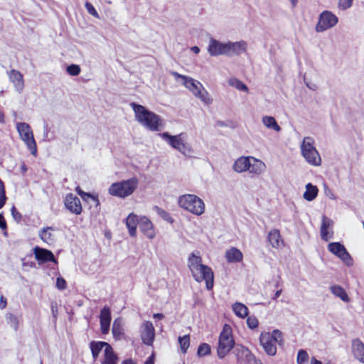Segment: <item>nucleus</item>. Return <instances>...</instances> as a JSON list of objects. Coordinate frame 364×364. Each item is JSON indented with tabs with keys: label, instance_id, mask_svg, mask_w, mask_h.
Segmentation results:
<instances>
[{
	"label": "nucleus",
	"instance_id": "obj_1",
	"mask_svg": "<svg viewBox=\"0 0 364 364\" xmlns=\"http://www.w3.org/2000/svg\"><path fill=\"white\" fill-rule=\"evenodd\" d=\"M188 267L194 279L198 282L204 281L206 288L213 287L214 274L211 268L202 263V257L198 252H192L188 258Z\"/></svg>",
	"mask_w": 364,
	"mask_h": 364
},
{
	"label": "nucleus",
	"instance_id": "obj_2",
	"mask_svg": "<svg viewBox=\"0 0 364 364\" xmlns=\"http://www.w3.org/2000/svg\"><path fill=\"white\" fill-rule=\"evenodd\" d=\"M130 107L134 111L135 119L146 129L159 132L164 128V120L159 115L135 102H131Z\"/></svg>",
	"mask_w": 364,
	"mask_h": 364
},
{
	"label": "nucleus",
	"instance_id": "obj_3",
	"mask_svg": "<svg viewBox=\"0 0 364 364\" xmlns=\"http://www.w3.org/2000/svg\"><path fill=\"white\" fill-rule=\"evenodd\" d=\"M266 164L252 156L238 157L232 164V170L237 173H247L251 178L259 177L264 173Z\"/></svg>",
	"mask_w": 364,
	"mask_h": 364
},
{
	"label": "nucleus",
	"instance_id": "obj_4",
	"mask_svg": "<svg viewBox=\"0 0 364 364\" xmlns=\"http://www.w3.org/2000/svg\"><path fill=\"white\" fill-rule=\"evenodd\" d=\"M315 143V139L313 137H304L300 145L301 154L311 166H320L322 164V159L316 148Z\"/></svg>",
	"mask_w": 364,
	"mask_h": 364
},
{
	"label": "nucleus",
	"instance_id": "obj_5",
	"mask_svg": "<svg viewBox=\"0 0 364 364\" xmlns=\"http://www.w3.org/2000/svg\"><path fill=\"white\" fill-rule=\"evenodd\" d=\"M159 136L165 140L173 149L178 151L181 154L186 156H191L193 149L187 142V134L186 133H180L176 135H171L168 132L159 134Z\"/></svg>",
	"mask_w": 364,
	"mask_h": 364
},
{
	"label": "nucleus",
	"instance_id": "obj_6",
	"mask_svg": "<svg viewBox=\"0 0 364 364\" xmlns=\"http://www.w3.org/2000/svg\"><path fill=\"white\" fill-rule=\"evenodd\" d=\"M139 180L132 177L119 182L113 183L108 189L109 195L120 198L131 196L137 188Z\"/></svg>",
	"mask_w": 364,
	"mask_h": 364
},
{
	"label": "nucleus",
	"instance_id": "obj_7",
	"mask_svg": "<svg viewBox=\"0 0 364 364\" xmlns=\"http://www.w3.org/2000/svg\"><path fill=\"white\" fill-rule=\"evenodd\" d=\"M178 204L181 208L197 216H200L205 213L204 201L194 194L181 196L178 198Z\"/></svg>",
	"mask_w": 364,
	"mask_h": 364
},
{
	"label": "nucleus",
	"instance_id": "obj_8",
	"mask_svg": "<svg viewBox=\"0 0 364 364\" xmlns=\"http://www.w3.org/2000/svg\"><path fill=\"white\" fill-rule=\"evenodd\" d=\"M283 341L282 333L276 329L269 332H262L259 336V342L265 353L273 356L277 353V344H282Z\"/></svg>",
	"mask_w": 364,
	"mask_h": 364
},
{
	"label": "nucleus",
	"instance_id": "obj_9",
	"mask_svg": "<svg viewBox=\"0 0 364 364\" xmlns=\"http://www.w3.org/2000/svg\"><path fill=\"white\" fill-rule=\"evenodd\" d=\"M234 346L235 341L232 336V328L229 325L225 324L218 339V345L217 347L218 358L220 359L224 358L233 348Z\"/></svg>",
	"mask_w": 364,
	"mask_h": 364
},
{
	"label": "nucleus",
	"instance_id": "obj_10",
	"mask_svg": "<svg viewBox=\"0 0 364 364\" xmlns=\"http://www.w3.org/2000/svg\"><path fill=\"white\" fill-rule=\"evenodd\" d=\"M16 129L20 138L26 144L31 153L36 156L37 154V146L30 126L25 122H18L16 123Z\"/></svg>",
	"mask_w": 364,
	"mask_h": 364
},
{
	"label": "nucleus",
	"instance_id": "obj_11",
	"mask_svg": "<svg viewBox=\"0 0 364 364\" xmlns=\"http://www.w3.org/2000/svg\"><path fill=\"white\" fill-rule=\"evenodd\" d=\"M328 250L338 257L347 266L350 267L353 264V258L341 243L338 242H330L328 245Z\"/></svg>",
	"mask_w": 364,
	"mask_h": 364
},
{
	"label": "nucleus",
	"instance_id": "obj_12",
	"mask_svg": "<svg viewBox=\"0 0 364 364\" xmlns=\"http://www.w3.org/2000/svg\"><path fill=\"white\" fill-rule=\"evenodd\" d=\"M338 17L329 11H324L319 15L318 22L316 25L317 32H323L332 27L338 23Z\"/></svg>",
	"mask_w": 364,
	"mask_h": 364
},
{
	"label": "nucleus",
	"instance_id": "obj_13",
	"mask_svg": "<svg viewBox=\"0 0 364 364\" xmlns=\"http://www.w3.org/2000/svg\"><path fill=\"white\" fill-rule=\"evenodd\" d=\"M142 342L147 346H151L155 338V329L151 322L144 321L140 328Z\"/></svg>",
	"mask_w": 364,
	"mask_h": 364
},
{
	"label": "nucleus",
	"instance_id": "obj_14",
	"mask_svg": "<svg viewBox=\"0 0 364 364\" xmlns=\"http://www.w3.org/2000/svg\"><path fill=\"white\" fill-rule=\"evenodd\" d=\"M64 205L65 208L73 214L80 215L82 211L80 200L72 193L68 194L65 196Z\"/></svg>",
	"mask_w": 364,
	"mask_h": 364
},
{
	"label": "nucleus",
	"instance_id": "obj_15",
	"mask_svg": "<svg viewBox=\"0 0 364 364\" xmlns=\"http://www.w3.org/2000/svg\"><path fill=\"white\" fill-rule=\"evenodd\" d=\"M208 53L213 55H228V47L227 43H222L220 41L212 38L208 48Z\"/></svg>",
	"mask_w": 364,
	"mask_h": 364
},
{
	"label": "nucleus",
	"instance_id": "obj_16",
	"mask_svg": "<svg viewBox=\"0 0 364 364\" xmlns=\"http://www.w3.org/2000/svg\"><path fill=\"white\" fill-rule=\"evenodd\" d=\"M139 229L141 232L149 239H154L156 237V231L151 221L146 216H141L139 220Z\"/></svg>",
	"mask_w": 364,
	"mask_h": 364
},
{
	"label": "nucleus",
	"instance_id": "obj_17",
	"mask_svg": "<svg viewBox=\"0 0 364 364\" xmlns=\"http://www.w3.org/2000/svg\"><path fill=\"white\" fill-rule=\"evenodd\" d=\"M171 74L176 79L181 78L182 80L183 85L188 90H192L193 91H200V89L203 88V85L200 82L195 80L191 77L180 75L175 71L171 72Z\"/></svg>",
	"mask_w": 364,
	"mask_h": 364
},
{
	"label": "nucleus",
	"instance_id": "obj_18",
	"mask_svg": "<svg viewBox=\"0 0 364 364\" xmlns=\"http://www.w3.org/2000/svg\"><path fill=\"white\" fill-rule=\"evenodd\" d=\"M33 253L38 264H42L46 262H53L57 263L53 252L46 249L36 247L33 249Z\"/></svg>",
	"mask_w": 364,
	"mask_h": 364
},
{
	"label": "nucleus",
	"instance_id": "obj_19",
	"mask_svg": "<svg viewBox=\"0 0 364 364\" xmlns=\"http://www.w3.org/2000/svg\"><path fill=\"white\" fill-rule=\"evenodd\" d=\"M100 329L103 334H107L109 331L111 322V311L108 306H104L100 315Z\"/></svg>",
	"mask_w": 364,
	"mask_h": 364
},
{
	"label": "nucleus",
	"instance_id": "obj_20",
	"mask_svg": "<svg viewBox=\"0 0 364 364\" xmlns=\"http://www.w3.org/2000/svg\"><path fill=\"white\" fill-rule=\"evenodd\" d=\"M333 222L331 219L326 216H323L321 227V237L322 240L328 241L333 237Z\"/></svg>",
	"mask_w": 364,
	"mask_h": 364
},
{
	"label": "nucleus",
	"instance_id": "obj_21",
	"mask_svg": "<svg viewBox=\"0 0 364 364\" xmlns=\"http://www.w3.org/2000/svg\"><path fill=\"white\" fill-rule=\"evenodd\" d=\"M351 350L355 359L364 364V343L359 338H355L351 343Z\"/></svg>",
	"mask_w": 364,
	"mask_h": 364
},
{
	"label": "nucleus",
	"instance_id": "obj_22",
	"mask_svg": "<svg viewBox=\"0 0 364 364\" xmlns=\"http://www.w3.org/2000/svg\"><path fill=\"white\" fill-rule=\"evenodd\" d=\"M235 355L239 361L251 363L255 360L254 355L246 347L237 346L235 350Z\"/></svg>",
	"mask_w": 364,
	"mask_h": 364
},
{
	"label": "nucleus",
	"instance_id": "obj_23",
	"mask_svg": "<svg viewBox=\"0 0 364 364\" xmlns=\"http://www.w3.org/2000/svg\"><path fill=\"white\" fill-rule=\"evenodd\" d=\"M140 217L134 213L128 215L125 219L126 227L130 236L136 237L137 225H139Z\"/></svg>",
	"mask_w": 364,
	"mask_h": 364
},
{
	"label": "nucleus",
	"instance_id": "obj_24",
	"mask_svg": "<svg viewBox=\"0 0 364 364\" xmlns=\"http://www.w3.org/2000/svg\"><path fill=\"white\" fill-rule=\"evenodd\" d=\"M100 363L101 364H117L119 361V358L117 355L114 351L111 345L109 346H107L105 349V352L102 353V357L100 358Z\"/></svg>",
	"mask_w": 364,
	"mask_h": 364
},
{
	"label": "nucleus",
	"instance_id": "obj_25",
	"mask_svg": "<svg viewBox=\"0 0 364 364\" xmlns=\"http://www.w3.org/2000/svg\"><path fill=\"white\" fill-rule=\"evenodd\" d=\"M268 241L272 247L279 249L284 245L280 232L277 229H273L269 231L267 236Z\"/></svg>",
	"mask_w": 364,
	"mask_h": 364
},
{
	"label": "nucleus",
	"instance_id": "obj_26",
	"mask_svg": "<svg viewBox=\"0 0 364 364\" xmlns=\"http://www.w3.org/2000/svg\"><path fill=\"white\" fill-rule=\"evenodd\" d=\"M8 75L17 90H22L23 88V77L18 70L13 69L8 73Z\"/></svg>",
	"mask_w": 364,
	"mask_h": 364
},
{
	"label": "nucleus",
	"instance_id": "obj_27",
	"mask_svg": "<svg viewBox=\"0 0 364 364\" xmlns=\"http://www.w3.org/2000/svg\"><path fill=\"white\" fill-rule=\"evenodd\" d=\"M225 259L228 262L237 263L242 260L243 255L239 249L236 247H231L230 249L226 250Z\"/></svg>",
	"mask_w": 364,
	"mask_h": 364
},
{
	"label": "nucleus",
	"instance_id": "obj_28",
	"mask_svg": "<svg viewBox=\"0 0 364 364\" xmlns=\"http://www.w3.org/2000/svg\"><path fill=\"white\" fill-rule=\"evenodd\" d=\"M110 344H109L107 342L103 341H92L90 343V348L92 352V358L95 360L99 356L100 352H102V353L105 352V349L107 346H109Z\"/></svg>",
	"mask_w": 364,
	"mask_h": 364
},
{
	"label": "nucleus",
	"instance_id": "obj_29",
	"mask_svg": "<svg viewBox=\"0 0 364 364\" xmlns=\"http://www.w3.org/2000/svg\"><path fill=\"white\" fill-rule=\"evenodd\" d=\"M228 55L235 54L240 55L245 53L247 50V43L245 41L228 43Z\"/></svg>",
	"mask_w": 364,
	"mask_h": 364
},
{
	"label": "nucleus",
	"instance_id": "obj_30",
	"mask_svg": "<svg viewBox=\"0 0 364 364\" xmlns=\"http://www.w3.org/2000/svg\"><path fill=\"white\" fill-rule=\"evenodd\" d=\"M330 291L336 297L339 298L342 301L348 303L350 297L346 290L340 285L334 284L330 287Z\"/></svg>",
	"mask_w": 364,
	"mask_h": 364
},
{
	"label": "nucleus",
	"instance_id": "obj_31",
	"mask_svg": "<svg viewBox=\"0 0 364 364\" xmlns=\"http://www.w3.org/2000/svg\"><path fill=\"white\" fill-rule=\"evenodd\" d=\"M318 188L311 183L305 186V191L303 193V198L307 201L314 200L318 196Z\"/></svg>",
	"mask_w": 364,
	"mask_h": 364
},
{
	"label": "nucleus",
	"instance_id": "obj_32",
	"mask_svg": "<svg viewBox=\"0 0 364 364\" xmlns=\"http://www.w3.org/2000/svg\"><path fill=\"white\" fill-rule=\"evenodd\" d=\"M112 331L116 340L121 338L123 335V321L121 318H117L113 321Z\"/></svg>",
	"mask_w": 364,
	"mask_h": 364
},
{
	"label": "nucleus",
	"instance_id": "obj_33",
	"mask_svg": "<svg viewBox=\"0 0 364 364\" xmlns=\"http://www.w3.org/2000/svg\"><path fill=\"white\" fill-rule=\"evenodd\" d=\"M262 122L267 129H272L277 132H279L282 129L273 117L264 116L262 118Z\"/></svg>",
	"mask_w": 364,
	"mask_h": 364
},
{
	"label": "nucleus",
	"instance_id": "obj_34",
	"mask_svg": "<svg viewBox=\"0 0 364 364\" xmlns=\"http://www.w3.org/2000/svg\"><path fill=\"white\" fill-rule=\"evenodd\" d=\"M232 311L240 318H244L249 314L248 308L243 304L236 302L232 304Z\"/></svg>",
	"mask_w": 364,
	"mask_h": 364
},
{
	"label": "nucleus",
	"instance_id": "obj_35",
	"mask_svg": "<svg viewBox=\"0 0 364 364\" xmlns=\"http://www.w3.org/2000/svg\"><path fill=\"white\" fill-rule=\"evenodd\" d=\"M75 191L82 198V199L84 200L85 201L88 202L90 200L95 203L96 206H98L100 205V201H99L97 195H94V194L84 192L78 186L76 187Z\"/></svg>",
	"mask_w": 364,
	"mask_h": 364
},
{
	"label": "nucleus",
	"instance_id": "obj_36",
	"mask_svg": "<svg viewBox=\"0 0 364 364\" xmlns=\"http://www.w3.org/2000/svg\"><path fill=\"white\" fill-rule=\"evenodd\" d=\"M54 229L51 227L43 228L39 233V236L43 241L48 244H50L54 241V235L53 231Z\"/></svg>",
	"mask_w": 364,
	"mask_h": 364
},
{
	"label": "nucleus",
	"instance_id": "obj_37",
	"mask_svg": "<svg viewBox=\"0 0 364 364\" xmlns=\"http://www.w3.org/2000/svg\"><path fill=\"white\" fill-rule=\"evenodd\" d=\"M228 84L232 87L233 88L242 90V91H248L247 87L240 80L237 78L232 77L228 80Z\"/></svg>",
	"mask_w": 364,
	"mask_h": 364
},
{
	"label": "nucleus",
	"instance_id": "obj_38",
	"mask_svg": "<svg viewBox=\"0 0 364 364\" xmlns=\"http://www.w3.org/2000/svg\"><path fill=\"white\" fill-rule=\"evenodd\" d=\"M7 323L12 327L15 331H17L19 326L18 318L13 314L9 313L6 316Z\"/></svg>",
	"mask_w": 364,
	"mask_h": 364
},
{
	"label": "nucleus",
	"instance_id": "obj_39",
	"mask_svg": "<svg viewBox=\"0 0 364 364\" xmlns=\"http://www.w3.org/2000/svg\"><path fill=\"white\" fill-rule=\"evenodd\" d=\"M194 94L195 97L199 99L205 105H208L213 102V98L208 92H194Z\"/></svg>",
	"mask_w": 364,
	"mask_h": 364
},
{
	"label": "nucleus",
	"instance_id": "obj_40",
	"mask_svg": "<svg viewBox=\"0 0 364 364\" xmlns=\"http://www.w3.org/2000/svg\"><path fill=\"white\" fill-rule=\"evenodd\" d=\"M178 343L180 345L181 350L186 353L190 346V338L188 335L178 337Z\"/></svg>",
	"mask_w": 364,
	"mask_h": 364
},
{
	"label": "nucleus",
	"instance_id": "obj_41",
	"mask_svg": "<svg viewBox=\"0 0 364 364\" xmlns=\"http://www.w3.org/2000/svg\"><path fill=\"white\" fill-rule=\"evenodd\" d=\"M210 353V346L208 343H202L198 346L197 354L200 357L208 355Z\"/></svg>",
	"mask_w": 364,
	"mask_h": 364
},
{
	"label": "nucleus",
	"instance_id": "obj_42",
	"mask_svg": "<svg viewBox=\"0 0 364 364\" xmlns=\"http://www.w3.org/2000/svg\"><path fill=\"white\" fill-rule=\"evenodd\" d=\"M309 360V355L304 350H300L297 355L298 364H306Z\"/></svg>",
	"mask_w": 364,
	"mask_h": 364
},
{
	"label": "nucleus",
	"instance_id": "obj_43",
	"mask_svg": "<svg viewBox=\"0 0 364 364\" xmlns=\"http://www.w3.org/2000/svg\"><path fill=\"white\" fill-rule=\"evenodd\" d=\"M81 69L78 65L72 64L67 67V73L72 76H77L80 73Z\"/></svg>",
	"mask_w": 364,
	"mask_h": 364
},
{
	"label": "nucleus",
	"instance_id": "obj_44",
	"mask_svg": "<svg viewBox=\"0 0 364 364\" xmlns=\"http://www.w3.org/2000/svg\"><path fill=\"white\" fill-rule=\"evenodd\" d=\"M6 196L5 188L3 181L0 179V209L4 207L6 203Z\"/></svg>",
	"mask_w": 364,
	"mask_h": 364
},
{
	"label": "nucleus",
	"instance_id": "obj_45",
	"mask_svg": "<svg viewBox=\"0 0 364 364\" xmlns=\"http://www.w3.org/2000/svg\"><path fill=\"white\" fill-rule=\"evenodd\" d=\"M247 324L250 328L254 329L258 326L259 322L255 316H249L247 319Z\"/></svg>",
	"mask_w": 364,
	"mask_h": 364
},
{
	"label": "nucleus",
	"instance_id": "obj_46",
	"mask_svg": "<svg viewBox=\"0 0 364 364\" xmlns=\"http://www.w3.org/2000/svg\"><path fill=\"white\" fill-rule=\"evenodd\" d=\"M85 6V8H86L87 12L90 15L93 16L95 18H99L98 13L97 12L96 9H95V7L93 6V5L91 3L86 2Z\"/></svg>",
	"mask_w": 364,
	"mask_h": 364
},
{
	"label": "nucleus",
	"instance_id": "obj_47",
	"mask_svg": "<svg viewBox=\"0 0 364 364\" xmlns=\"http://www.w3.org/2000/svg\"><path fill=\"white\" fill-rule=\"evenodd\" d=\"M55 286L58 289L63 290L66 288L67 284L63 277H59L56 279Z\"/></svg>",
	"mask_w": 364,
	"mask_h": 364
},
{
	"label": "nucleus",
	"instance_id": "obj_48",
	"mask_svg": "<svg viewBox=\"0 0 364 364\" xmlns=\"http://www.w3.org/2000/svg\"><path fill=\"white\" fill-rule=\"evenodd\" d=\"M353 0H340L339 7L343 9H346L352 6Z\"/></svg>",
	"mask_w": 364,
	"mask_h": 364
},
{
	"label": "nucleus",
	"instance_id": "obj_49",
	"mask_svg": "<svg viewBox=\"0 0 364 364\" xmlns=\"http://www.w3.org/2000/svg\"><path fill=\"white\" fill-rule=\"evenodd\" d=\"M11 211L14 220L16 221H20L21 219V215L16 210L14 206L11 208Z\"/></svg>",
	"mask_w": 364,
	"mask_h": 364
},
{
	"label": "nucleus",
	"instance_id": "obj_50",
	"mask_svg": "<svg viewBox=\"0 0 364 364\" xmlns=\"http://www.w3.org/2000/svg\"><path fill=\"white\" fill-rule=\"evenodd\" d=\"M161 216L166 220L170 222V223H172L173 222V220L172 218H171V216L169 215V214L168 213H166V211L164 210H161L159 212Z\"/></svg>",
	"mask_w": 364,
	"mask_h": 364
},
{
	"label": "nucleus",
	"instance_id": "obj_51",
	"mask_svg": "<svg viewBox=\"0 0 364 364\" xmlns=\"http://www.w3.org/2000/svg\"><path fill=\"white\" fill-rule=\"evenodd\" d=\"M6 223L4 220V218L1 214H0V228L1 230H6Z\"/></svg>",
	"mask_w": 364,
	"mask_h": 364
},
{
	"label": "nucleus",
	"instance_id": "obj_52",
	"mask_svg": "<svg viewBox=\"0 0 364 364\" xmlns=\"http://www.w3.org/2000/svg\"><path fill=\"white\" fill-rule=\"evenodd\" d=\"M6 305H7L6 299L3 296H1V297H0V309H4L6 307Z\"/></svg>",
	"mask_w": 364,
	"mask_h": 364
},
{
	"label": "nucleus",
	"instance_id": "obj_53",
	"mask_svg": "<svg viewBox=\"0 0 364 364\" xmlns=\"http://www.w3.org/2000/svg\"><path fill=\"white\" fill-rule=\"evenodd\" d=\"M144 364H154V355L152 354L149 356L145 361Z\"/></svg>",
	"mask_w": 364,
	"mask_h": 364
},
{
	"label": "nucleus",
	"instance_id": "obj_54",
	"mask_svg": "<svg viewBox=\"0 0 364 364\" xmlns=\"http://www.w3.org/2000/svg\"><path fill=\"white\" fill-rule=\"evenodd\" d=\"M121 364H136L133 360L132 359H127L123 360Z\"/></svg>",
	"mask_w": 364,
	"mask_h": 364
},
{
	"label": "nucleus",
	"instance_id": "obj_55",
	"mask_svg": "<svg viewBox=\"0 0 364 364\" xmlns=\"http://www.w3.org/2000/svg\"><path fill=\"white\" fill-rule=\"evenodd\" d=\"M153 316H154V318H157V319H162L164 317L162 314H159V313L154 314L153 315Z\"/></svg>",
	"mask_w": 364,
	"mask_h": 364
},
{
	"label": "nucleus",
	"instance_id": "obj_56",
	"mask_svg": "<svg viewBox=\"0 0 364 364\" xmlns=\"http://www.w3.org/2000/svg\"><path fill=\"white\" fill-rule=\"evenodd\" d=\"M281 294H282V290H281V289H280V290H277V291L275 292V294H274V296L273 299H277L278 297H279V296H280Z\"/></svg>",
	"mask_w": 364,
	"mask_h": 364
},
{
	"label": "nucleus",
	"instance_id": "obj_57",
	"mask_svg": "<svg viewBox=\"0 0 364 364\" xmlns=\"http://www.w3.org/2000/svg\"><path fill=\"white\" fill-rule=\"evenodd\" d=\"M311 364H322V363L316 360L315 358H312L311 360Z\"/></svg>",
	"mask_w": 364,
	"mask_h": 364
},
{
	"label": "nucleus",
	"instance_id": "obj_58",
	"mask_svg": "<svg viewBox=\"0 0 364 364\" xmlns=\"http://www.w3.org/2000/svg\"><path fill=\"white\" fill-rule=\"evenodd\" d=\"M191 50L195 53H198L200 52V48L198 47V46H193L191 48Z\"/></svg>",
	"mask_w": 364,
	"mask_h": 364
},
{
	"label": "nucleus",
	"instance_id": "obj_59",
	"mask_svg": "<svg viewBox=\"0 0 364 364\" xmlns=\"http://www.w3.org/2000/svg\"><path fill=\"white\" fill-rule=\"evenodd\" d=\"M0 122L1 123L4 122V115L1 111H0Z\"/></svg>",
	"mask_w": 364,
	"mask_h": 364
},
{
	"label": "nucleus",
	"instance_id": "obj_60",
	"mask_svg": "<svg viewBox=\"0 0 364 364\" xmlns=\"http://www.w3.org/2000/svg\"><path fill=\"white\" fill-rule=\"evenodd\" d=\"M290 1H291V4H292L293 6H295L296 5V4H297V1H298V0H290Z\"/></svg>",
	"mask_w": 364,
	"mask_h": 364
},
{
	"label": "nucleus",
	"instance_id": "obj_61",
	"mask_svg": "<svg viewBox=\"0 0 364 364\" xmlns=\"http://www.w3.org/2000/svg\"><path fill=\"white\" fill-rule=\"evenodd\" d=\"M329 198H330L331 199H333V200H335V199H336V196H335L333 193H332V194H331V196H329Z\"/></svg>",
	"mask_w": 364,
	"mask_h": 364
},
{
	"label": "nucleus",
	"instance_id": "obj_62",
	"mask_svg": "<svg viewBox=\"0 0 364 364\" xmlns=\"http://www.w3.org/2000/svg\"><path fill=\"white\" fill-rule=\"evenodd\" d=\"M52 311H53V314L54 316H55L56 310L54 309V306H52Z\"/></svg>",
	"mask_w": 364,
	"mask_h": 364
}]
</instances>
